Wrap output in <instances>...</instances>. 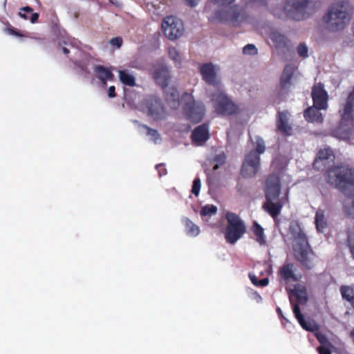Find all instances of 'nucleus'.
<instances>
[{
    "label": "nucleus",
    "instance_id": "obj_1",
    "mask_svg": "<svg viewBox=\"0 0 354 354\" xmlns=\"http://www.w3.org/2000/svg\"><path fill=\"white\" fill-rule=\"evenodd\" d=\"M326 182L352 198L351 205L344 203V212L354 218V169L347 165H337L330 168L326 173Z\"/></svg>",
    "mask_w": 354,
    "mask_h": 354
},
{
    "label": "nucleus",
    "instance_id": "obj_2",
    "mask_svg": "<svg viewBox=\"0 0 354 354\" xmlns=\"http://www.w3.org/2000/svg\"><path fill=\"white\" fill-rule=\"evenodd\" d=\"M353 8L348 1H339L329 7L322 19L327 30L337 32L349 24Z\"/></svg>",
    "mask_w": 354,
    "mask_h": 354
},
{
    "label": "nucleus",
    "instance_id": "obj_3",
    "mask_svg": "<svg viewBox=\"0 0 354 354\" xmlns=\"http://www.w3.org/2000/svg\"><path fill=\"white\" fill-rule=\"evenodd\" d=\"M291 234L295 241L293 246L295 259L299 261L306 270H310L314 266L315 254L310 248L306 235L299 227H290Z\"/></svg>",
    "mask_w": 354,
    "mask_h": 354
},
{
    "label": "nucleus",
    "instance_id": "obj_4",
    "mask_svg": "<svg viewBox=\"0 0 354 354\" xmlns=\"http://www.w3.org/2000/svg\"><path fill=\"white\" fill-rule=\"evenodd\" d=\"M341 117L338 132L343 138H349L354 128V87L349 93L345 103L339 110Z\"/></svg>",
    "mask_w": 354,
    "mask_h": 354
},
{
    "label": "nucleus",
    "instance_id": "obj_5",
    "mask_svg": "<svg viewBox=\"0 0 354 354\" xmlns=\"http://www.w3.org/2000/svg\"><path fill=\"white\" fill-rule=\"evenodd\" d=\"M225 218L227 225L223 232L225 239L227 243L234 245L246 233L247 227L244 221L232 212L227 211Z\"/></svg>",
    "mask_w": 354,
    "mask_h": 354
},
{
    "label": "nucleus",
    "instance_id": "obj_6",
    "mask_svg": "<svg viewBox=\"0 0 354 354\" xmlns=\"http://www.w3.org/2000/svg\"><path fill=\"white\" fill-rule=\"evenodd\" d=\"M211 102L215 113L221 116H231L238 113L239 107L222 91H216L211 95Z\"/></svg>",
    "mask_w": 354,
    "mask_h": 354
},
{
    "label": "nucleus",
    "instance_id": "obj_7",
    "mask_svg": "<svg viewBox=\"0 0 354 354\" xmlns=\"http://www.w3.org/2000/svg\"><path fill=\"white\" fill-rule=\"evenodd\" d=\"M316 8V0H287L286 6L289 16L296 21L304 19L306 15L310 14Z\"/></svg>",
    "mask_w": 354,
    "mask_h": 354
},
{
    "label": "nucleus",
    "instance_id": "obj_8",
    "mask_svg": "<svg viewBox=\"0 0 354 354\" xmlns=\"http://www.w3.org/2000/svg\"><path fill=\"white\" fill-rule=\"evenodd\" d=\"M181 100L185 102L183 111L192 122L198 123L205 115V106L203 103L196 102L192 94L185 93L181 96Z\"/></svg>",
    "mask_w": 354,
    "mask_h": 354
},
{
    "label": "nucleus",
    "instance_id": "obj_9",
    "mask_svg": "<svg viewBox=\"0 0 354 354\" xmlns=\"http://www.w3.org/2000/svg\"><path fill=\"white\" fill-rule=\"evenodd\" d=\"M163 34L170 40H175L183 33V23L173 16H167L161 24Z\"/></svg>",
    "mask_w": 354,
    "mask_h": 354
},
{
    "label": "nucleus",
    "instance_id": "obj_10",
    "mask_svg": "<svg viewBox=\"0 0 354 354\" xmlns=\"http://www.w3.org/2000/svg\"><path fill=\"white\" fill-rule=\"evenodd\" d=\"M146 108L149 115L154 120L165 119L167 115L166 109L161 100L156 96H149L145 100Z\"/></svg>",
    "mask_w": 354,
    "mask_h": 354
},
{
    "label": "nucleus",
    "instance_id": "obj_11",
    "mask_svg": "<svg viewBox=\"0 0 354 354\" xmlns=\"http://www.w3.org/2000/svg\"><path fill=\"white\" fill-rule=\"evenodd\" d=\"M261 167V157L256 152H249L245 156L241 167V175L244 177H253Z\"/></svg>",
    "mask_w": 354,
    "mask_h": 354
},
{
    "label": "nucleus",
    "instance_id": "obj_12",
    "mask_svg": "<svg viewBox=\"0 0 354 354\" xmlns=\"http://www.w3.org/2000/svg\"><path fill=\"white\" fill-rule=\"evenodd\" d=\"M154 82L162 88L167 87L170 79L168 67L163 63L153 64L149 70Z\"/></svg>",
    "mask_w": 354,
    "mask_h": 354
},
{
    "label": "nucleus",
    "instance_id": "obj_13",
    "mask_svg": "<svg viewBox=\"0 0 354 354\" xmlns=\"http://www.w3.org/2000/svg\"><path fill=\"white\" fill-rule=\"evenodd\" d=\"M280 178L277 174H270L266 180L265 196L266 201H276L281 194Z\"/></svg>",
    "mask_w": 354,
    "mask_h": 354
},
{
    "label": "nucleus",
    "instance_id": "obj_14",
    "mask_svg": "<svg viewBox=\"0 0 354 354\" xmlns=\"http://www.w3.org/2000/svg\"><path fill=\"white\" fill-rule=\"evenodd\" d=\"M311 97L315 107L326 110L328 108V95L322 82L315 83L311 90Z\"/></svg>",
    "mask_w": 354,
    "mask_h": 354
},
{
    "label": "nucleus",
    "instance_id": "obj_15",
    "mask_svg": "<svg viewBox=\"0 0 354 354\" xmlns=\"http://www.w3.org/2000/svg\"><path fill=\"white\" fill-rule=\"evenodd\" d=\"M301 278V274L295 273V267L292 263L286 262L278 269V280L280 283L288 284L298 282Z\"/></svg>",
    "mask_w": 354,
    "mask_h": 354
},
{
    "label": "nucleus",
    "instance_id": "obj_16",
    "mask_svg": "<svg viewBox=\"0 0 354 354\" xmlns=\"http://www.w3.org/2000/svg\"><path fill=\"white\" fill-rule=\"evenodd\" d=\"M199 72L203 80L209 85L218 86L221 82L218 78L214 66L212 62L205 63L200 66Z\"/></svg>",
    "mask_w": 354,
    "mask_h": 354
},
{
    "label": "nucleus",
    "instance_id": "obj_17",
    "mask_svg": "<svg viewBox=\"0 0 354 354\" xmlns=\"http://www.w3.org/2000/svg\"><path fill=\"white\" fill-rule=\"evenodd\" d=\"M289 113L288 111H278L276 119L277 129L283 136H290L292 134V128L288 124Z\"/></svg>",
    "mask_w": 354,
    "mask_h": 354
},
{
    "label": "nucleus",
    "instance_id": "obj_18",
    "mask_svg": "<svg viewBox=\"0 0 354 354\" xmlns=\"http://www.w3.org/2000/svg\"><path fill=\"white\" fill-rule=\"evenodd\" d=\"M209 138L208 125L206 124L196 127L192 133V139L194 143L201 145Z\"/></svg>",
    "mask_w": 354,
    "mask_h": 354
},
{
    "label": "nucleus",
    "instance_id": "obj_19",
    "mask_svg": "<svg viewBox=\"0 0 354 354\" xmlns=\"http://www.w3.org/2000/svg\"><path fill=\"white\" fill-rule=\"evenodd\" d=\"M292 312L296 319L303 328L310 332L317 330V326L315 324L306 322L298 304H292Z\"/></svg>",
    "mask_w": 354,
    "mask_h": 354
},
{
    "label": "nucleus",
    "instance_id": "obj_20",
    "mask_svg": "<svg viewBox=\"0 0 354 354\" xmlns=\"http://www.w3.org/2000/svg\"><path fill=\"white\" fill-rule=\"evenodd\" d=\"M165 88V99L173 109L178 108L180 104V95L175 86L166 87Z\"/></svg>",
    "mask_w": 354,
    "mask_h": 354
},
{
    "label": "nucleus",
    "instance_id": "obj_21",
    "mask_svg": "<svg viewBox=\"0 0 354 354\" xmlns=\"http://www.w3.org/2000/svg\"><path fill=\"white\" fill-rule=\"evenodd\" d=\"M94 73L97 78L105 86L107 85V81H111L114 77L112 71L102 65H96L94 68Z\"/></svg>",
    "mask_w": 354,
    "mask_h": 354
},
{
    "label": "nucleus",
    "instance_id": "obj_22",
    "mask_svg": "<svg viewBox=\"0 0 354 354\" xmlns=\"http://www.w3.org/2000/svg\"><path fill=\"white\" fill-rule=\"evenodd\" d=\"M322 110L315 107L314 104L305 110L304 116L306 120L309 122H318L322 123L324 120V116L319 111Z\"/></svg>",
    "mask_w": 354,
    "mask_h": 354
},
{
    "label": "nucleus",
    "instance_id": "obj_23",
    "mask_svg": "<svg viewBox=\"0 0 354 354\" xmlns=\"http://www.w3.org/2000/svg\"><path fill=\"white\" fill-rule=\"evenodd\" d=\"M274 201H266L263 205V208L272 217H276L280 214L283 204L281 201L273 202Z\"/></svg>",
    "mask_w": 354,
    "mask_h": 354
},
{
    "label": "nucleus",
    "instance_id": "obj_24",
    "mask_svg": "<svg viewBox=\"0 0 354 354\" xmlns=\"http://www.w3.org/2000/svg\"><path fill=\"white\" fill-rule=\"evenodd\" d=\"M315 225L317 230L323 232L327 227V219L325 216V211L323 209H319L315 212Z\"/></svg>",
    "mask_w": 354,
    "mask_h": 354
},
{
    "label": "nucleus",
    "instance_id": "obj_25",
    "mask_svg": "<svg viewBox=\"0 0 354 354\" xmlns=\"http://www.w3.org/2000/svg\"><path fill=\"white\" fill-rule=\"evenodd\" d=\"M293 73V67L290 64H287L283 69L280 80V84L282 88L285 89L290 87Z\"/></svg>",
    "mask_w": 354,
    "mask_h": 354
},
{
    "label": "nucleus",
    "instance_id": "obj_26",
    "mask_svg": "<svg viewBox=\"0 0 354 354\" xmlns=\"http://www.w3.org/2000/svg\"><path fill=\"white\" fill-rule=\"evenodd\" d=\"M19 15L25 20H30L32 24L37 22L39 19V14L33 12V8L28 6L22 7L19 12Z\"/></svg>",
    "mask_w": 354,
    "mask_h": 354
},
{
    "label": "nucleus",
    "instance_id": "obj_27",
    "mask_svg": "<svg viewBox=\"0 0 354 354\" xmlns=\"http://www.w3.org/2000/svg\"><path fill=\"white\" fill-rule=\"evenodd\" d=\"M251 230L255 236L256 241L261 245H264L266 243V237L264 234V230L261 225H259L257 222L254 221Z\"/></svg>",
    "mask_w": 354,
    "mask_h": 354
},
{
    "label": "nucleus",
    "instance_id": "obj_28",
    "mask_svg": "<svg viewBox=\"0 0 354 354\" xmlns=\"http://www.w3.org/2000/svg\"><path fill=\"white\" fill-rule=\"evenodd\" d=\"M183 223L185 226V230L188 235L191 236H197L200 230L197 225H196L189 218H185L183 219Z\"/></svg>",
    "mask_w": 354,
    "mask_h": 354
},
{
    "label": "nucleus",
    "instance_id": "obj_29",
    "mask_svg": "<svg viewBox=\"0 0 354 354\" xmlns=\"http://www.w3.org/2000/svg\"><path fill=\"white\" fill-rule=\"evenodd\" d=\"M270 38L277 48H282L286 45V37L278 32H272Z\"/></svg>",
    "mask_w": 354,
    "mask_h": 354
},
{
    "label": "nucleus",
    "instance_id": "obj_30",
    "mask_svg": "<svg viewBox=\"0 0 354 354\" xmlns=\"http://www.w3.org/2000/svg\"><path fill=\"white\" fill-rule=\"evenodd\" d=\"M119 79L120 81L124 85L129 86H133L136 85L135 77L125 71H119Z\"/></svg>",
    "mask_w": 354,
    "mask_h": 354
},
{
    "label": "nucleus",
    "instance_id": "obj_31",
    "mask_svg": "<svg viewBox=\"0 0 354 354\" xmlns=\"http://www.w3.org/2000/svg\"><path fill=\"white\" fill-rule=\"evenodd\" d=\"M340 292L343 299L348 302L353 301L354 298V291L351 286L342 285L340 287Z\"/></svg>",
    "mask_w": 354,
    "mask_h": 354
},
{
    "label": "nucleus",
    "instance_id": "obj_32",
    "mask_svg": "<svg viewBox=\"0 0 354 354\" xmlns=\"http://www.w3.org/2000/svg\"><path fill=\"white\" fill-rule=\"evenodd\" d=\"M333 158V153L330 149H321L318 153H317V158H315V163L319 161H324Z\"/></svg>",
    "mask_w": 354,
    "mask_h": 354
},
{
    "label": "nucleus",
    "instance_id": "obj_33",
    "mask_svg": "<svg viewBox=\"0 0 354 354\" xmlns=\"http://www.w3.org/2000/svg\"><path fill=\"white\" fill-rule=\"evenodd\" d=\"M231 9L227 10H219L215 12L214 15L215 18L220 22H226L231 20V17L230 16V12Z\"/></svg>",
    "mask_w": 354,
    "mask_h": 354
},
{
    "label": "nucleus",
    "instance_id": "obj_34",
    "mask_svg": "<svg viewBox=\"0 0 354 354\" xmlns=\"http://www.w3.org/2000/svg\"><path fill=\"white\" fill-rule=\"evenodd\" d=\"M188 6L191 8H194V6H196L199 1V0H184ZM215 3L221 5V6H228L231 5L235 0H212Z\"/></svg>",
    "mask_w": 354,
    "mask_h": 354
},
{
    "label": "nucleus",
    "instance_id": "obj_35",
    "mask_svg": "<svg viewBox=\"0 0 354 354\" xmlns=\"http://www.w3.org/2000/svg\"><path fill=\"white\" fill-rule=\"evenodd\" d=\"M315 337L322 344L321 346H325L329 349L334 348V346L331 342L328 339L327 337L324 333L321 332H315Z\"/></svg>",
    "mask_w": 354,
    "mask_h": 354
},
{
    "label": "nucleus",
    "instance_id": "obj_36",
    "mask_svg": "<svg viewBox=\"0 0 354 354\" xmlns=\"http://www.w3.org/2000/svg\"><path fill=\"white\" fill-rule=\"evenodd\" d=\"M266 151V145L263 139L261 137L256 138V148L250 152H256L259 156L263 154Z\"/></svg>",
    "mask_w": 354,
    "mask_h": 354
},
{
    "label": "nucleus",
    "instance_id": "obj_37",
    "mask_svg": "<svg viewBox=\"0 0 354 354\" xmlns=\"http://www.w3.org/2000/svg\"><path fill=\"white\" fill-rule=\"evenodd\" d=\"M249 277L252 283L256 286L264 287L269 283L268 278H263L261 280H259L257 277L252 273L249 274Z\"/></svg>",
    "mask_w": 354,
    "mask_h": 354
},
{
    "label": "nucleus",
    "instance_id": "obj_38",
    "mask_svg": "<svg viewBox=\"0 0 354 354\" xmlns=\"http://www.w3.org/2000/svg\"><path fill=\"white\" fill-rule=\"evenodd\" d=\"M217 212V208L213 205H207L201 209L200 214L204 216H211L215 214Z\"/></svg>",
    "mask_w": 354,
    "mask_h": 354
},
{
    "label": "nucleus",
    "instance_id": "obj_39",
    "mask_svg": "<svg viewBox=\"0 0 354 354\" xmlns=\"http://www.w3.org/2000/svg\"><path fill=\"white\" fill-rule=\"evenodd\" d=\"M214 161L216 164L213 167V170L216 171L218 169L219 166L224 165L226 162V155L225 153H218L214 158Z\"/></svg>",
    "mask_w": 354,
    "mask_h": 354
},
{
    "label": "nucleus",
    "instance_id": "obj_40",
    "mask_svg": "<svg viewBox=\"0 0 354 354\" xmlns=\"http://www.w3.org/2000/svg\"><path fill=\"white\" fill-rule=\"evenodd\" d=\"M168 53L169 57L175 62V63H180V56L177 50V49L174 46H169L168 48Z\"/></svg>",
    "mask_w": 354,
    "mask_h": 354
},
{
    "label": "nucleus",
    "instance_id": "obj_41",
    "mask_svg": "<svg viewBox=\"0 0 354 354\" xmlns=\"http://www.w3.org/2000/svg\"><path fill=\"white\" fill-rule=\"evenodd\" d=\"M144 127L147 129V136H151L155 143H157L158 140H160V136L159 135L157 130L149 127L147 125H144Z\"/></svg>",
    "mask_w": 354,
    "mask_h": 354
},
{
    "label": "nucleus",
    "instance_id": "obj_42",
    "mask_svg": "<svg viewBox=\"0 0 354 354\" xmlns=\"http://www.w3.org/2000/svg\"><path fill=\"white\" fill-rule=\"evenodd\" d=\"M347 244L350 249L351 256L354 259V232H351L348 234Z\"/></svg>",
    "mask_w": 354,
    "mask_h": 354
},
{
    "label": "nucleus",
    "instance_id": "obj_43",
    "mask_svg": "<svg viewBox=\"0 0 354 354\" xmlns=\"http://www.w3.org/2000/svg\"><path fill=\"white\" fill-rule=\"evenodd\" d=\"M245 55H254L257 53V49L254 44H247L243 50Z\"/></svg>",
    "mask_w": 354,
    "mask_h": 354
},
{
    "label": "nucleus",
    "instance_id": "obj_44",
    "mask_svg": "<svg viewBox=\"0 0 354 354\" xmlns=\"http://www.w3.org/2000/svg\"><path fill=\"white\" fill-rule=\"evenodd\" d=\"M201 189V180L199 178H195L193 181V185L192 187V193L194 194L196 196L198 195Z\"/></svg>",
    "mask_w": 354,
    "mask_h": 354
},
{
    "label": "nucleus",
    "instance_id": "obj_45",
    "mask_svg": "<svg viewBox=\"0 0 354 354\" xmlns=\"http://www.w3.org/2000/svg\"><path fill=\"white\" fill-rule=\"evenodd\" d=\"M297 54L299 55L301 57H308V47L306 45L304 44V43H301L297 46Z\"/></svg>",
    "mask_w": 354,
    "mask_h": 354
},
{
    "label": "nucleus",
    "instance_id": "obj_46",
    "mask_svg": "<svg viewBox=\"0 0 354 354\" xmlns=\"http://www.w3.org/2000/svg\"><path fill=\"white\" fill-rule=\"evenodd\" d=\"M296 297H297V299L299 301H300V304H306L308 301V297L306 296V293L304 291L299 290L297 292H296L295 295Z\"/></svg>",
    "mask_w": 354,
    "mask_h": 354
},
{
    "label": "nucleus",
    "instance_id": "obj_47",
    "mask_svg": "<svg viewBox=\"0 0 354 354\" xmlns=\"http://www.w3.org/2000/svg\"><path fill=\"white\" fill-rule=\"evenodd\" d=\"M4 31L8 34H10L11 35H14L16 37H21L22 36V34L17 29L15 28L12 26H8V27L5 28Z\"/></svg>",
    "mask_w": 354,
    "mask_h": 354
},
{
    "label": "nucleus",
    "instance_id": "obj_48",
    "mask_svg": "<svg viewBox=\"0 0 354 354\" xmlns=\"http://www.w3.org/2000/svg\"><path fill=\"white\" fill-rule=\"evenodd\" d=\"M156 169L158 171V176L160 177L165 176L167 174V170L164 163L158 164L156 166Z\"/></svg>",
    "mask_w": 354,
    "mask_h": 354
},
{
    "label": "nucleus",
    "instance_id": "obj_49",
    "mask_svg": "<svg viewBox=\"0 0 354 354\" xmlns=\"http://www.w3.org/2000/svg\"><path fill=\"white\" fill-rule=\"evenodd\" d=\"M110 44L113 46H115L117 48H120L122 44V39L120 37H113L111 39Z\"/></svg>",
    "mask_w": 354,
    "mask_h": 354
},
{
    "label": "nucleus",
    "instance_id": "obj_50",
    "mask_svg": "<svg viewBox=\"0 0 354 354\" xmlns=\"http://www.w3.org/2000/svg\"><path fill=\"white\" fill-rule=\"evenodd\" d=\"M319 354H330V350L325 346H319L317 348Z\"/></svg>",
    "mask_w": 354,
    "mask_h": 354
},
{
    "label": "nucleus",
    "instance_id": "obj_51",
    "mask_svg": "<svg viewBox=\"0 0 354 354\" xmlns=\"http://www.w3.org/2000/svg\"><path fill=\"white\" fill-rule=\"evenodd\" d=\"M108 95L110 98H113L115 97V88L114 86H111L108 91Z\"/></svg>",
    "mask_w": 354,
    "mask_h": 354
},
{
    "label": "nucleus",
    "instance_id": "obj_52",
    "mask_svg": "<svg viewBox=\"0 0 354 354\" xmlns=\"http://www.w3.org/2000/svg\"><path fill=\"white\" fill-rule=\"evenodd\" d=\"M276 311H277V313H278L279 317H280L282 319H286L283 315V312H282V310L281 309V308H279V307L277 308Z\"/></svg>",
    "mask_w": 354,
    "mask_h": 354
},
{
    "label": "nucleus",
    "instance_id": "obj_53",
    "mask_svg": "<svg viewBox=\"0 0 354 354\" xmlns=\"http://www.w3.org/2000/svg\"><path fill=\"white\" fill-rule=\"evenodd\" d=\"M62 50L64 55H68L70 53V50L66 47H62Z\"/></svg>",
    "mask_w": 354,
    "mask_h": 354
},
{
    "label": "nucleus",
    "instance_id": "obj_54",
    "mask_svg": "<svg viewBox=\"0 0 354 354\" xmlns=\"http://www.w3.org/2000/svg\"><path fill=\"white\" fill-rule=\"evenodd\" d=\"M350 337L354 342V328L351 330L350 333Z\"/></svg>",
    "mask_w": 354,
    "mask_h": 354
},
{
    "label": "nucleus",
    "instance_id": "obj_55",
    "mask_svg": "<svg viewBox=\"0 0 354 354\" xmlns=\"http://www.w3.org/2000/svg\"><path fill=\"white\" fill-rule=\"evenodd\" d=\"M349 303L351 304L352 307L354 308V298H353V301H349Z\"/></svg>",
    "mask_w": 354,
    "mask_h": 354
},
{
    "label": "nucleus",
    "instance_id": "obj_56",
    "mask_svg": "<svg viewBox=\"0 0 354 354\" xmlns=\"http://www.w3.org/2000/svg\"><path fill=\"white\" fill-rule=\"evenodd\" d=\"M352 32H353V35L354 36V22L352 24Z\"/></svg>",
    "mask_w": 354,
    "mask_h": 354
},
{
    "label": "nucleus",
    "instance_id": "obj_57",
    "mask_svg": "<svg viewBox=\"0 0 354 354\" xmlns=\"http://www.w3.org/2000/svg\"><path fill=\"white\" fill-rule=\"evenodd\" d=\"M236 189L239 190L240 192V189L239 188V186L237 185L236 187Z\"/></svg>",
    "mask_w": 354,
    "mask_h": 354
}]
</instances>
